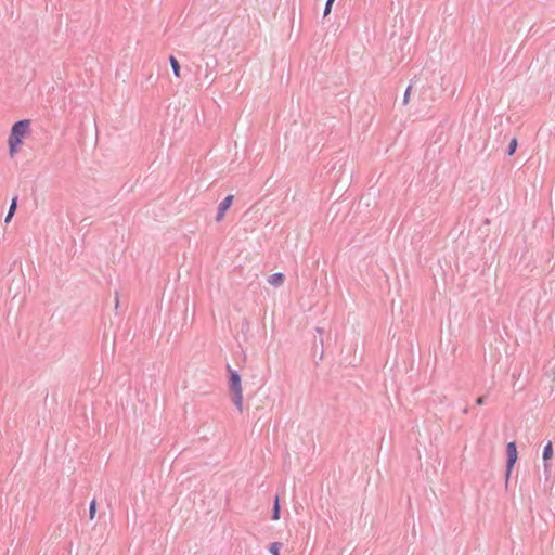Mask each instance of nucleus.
<instances>
[{"label": "nucleus", "instance_id": "1", "mask_svg": "<svg viewBox=\"0 0 555 555\" xmlns=\"http://www.w3.org/2000/svg\"><path fill=\"white\" fill-rule=\"evenodd\" d=\"M230 395L233 403L237 408L238 412H243V387L241 382V376L237 372L230 370Z\"/></svg>", "mask_w": 555, "mask_h": 555}, {"label": "nucleus", "instance_id": "2", "mask_svg": "<svg viewBox=\"0 0 555 555\" xmlns=\"http://www.w3.org/2000/svg\"><path fill=\"white\" fill-rule=\"evenodd\" d=\"M28 131V121L22 120L12 127L11 134L9 138V146L10 153L13 155L16 153L18 146L22 144L23 139L25 138Z\"/></svg>", "mask_w": 555, "mask_h": 555}, {"label": "nucleus", "instance_id": "3", "mask_svg": "<svg viewBox=\"0 0 555 555\" xmlns=\"http://www.w3.org/2000/svg\"><path fill=\"white\" fill-rule=\"evenodd\" d=\"M507 464H506V481H508L515 463L518 459V452L515 441H511L506 446Z\"/></svg>", "mask_w": 555, "mask_h": 555}, {"label": "nucleus", "instance_id": "4", "mask_svg": "<svg viewBox=\"0 0 555 555\" xmlns=\"http://www.w3.org/2000/svg\"><path fill=\"white\" fill-rule=\"evenodd\" d=\"M233 203V195H228L219 205L218 207V214L216 216V220L220 222L227 212V210L230 208V206Z\"/></svg>", "mask_w": 555, "mask_h": 555}, {"label": "nucleus", "instance_id": "5", "mask_svg": "<svg viewBox=\"0 0 555 555\" xmlns=\"http://www.w3.org/2000/svg\"><path fill=\"white\" fill-rule=\"evenodd\" d=\"M284 274L283 273H274L269 276L268 282L272 286L279 287L284 283Z\"/></svg>", "mask_w": 555, "mask_h": 555}, {"label": "nucleus", "instance_id": "6", "mask_svg": "<svg viewBox=\"0 0 555 555\" xmlns=\"http://www.w3.org/2000/svg\"><path fill=\"white\" fill-rule=\"evenodd\" d=\"M553 457V446L552 442H547L543 450V460L547 461Z\"/></svg>", "mask_w": 555, "mask_h": 555}, {"label": "nucleus", "instance_id": "7", "mask_svg": "<svg viewBox=\"0 0 555 555\" xmlns=\"http://www.w3.org/2000/svg\"><path fill=\"white\" fill-rule=\"evenodd\" d=\"M170 64L173 69L175 76L180 77V65L175 56H170Z\"/></svg>", "mask_w": 555, "mask_h": 555}, {"label": "nucleus", "instance_id": "8", "mask_svg": "<svg viewBox=\"0 0 555 555\" xmlns=\"http://www.w3.org/2000/svg\"><path fill=\"white\" fill-rule=\"evenodd\" d=\"M15 209H16V199H13L12 203H11V206L9 208V212L5 217V222H10L11 218L13 217L14 212H15Z\"/></svg>", "mask_w": 555, "mask_h": 555}, {"label": "nucleus", "instance_id": "9", "mask_svg": "<svg viewBox=\"0 0 555 555\" xmlns=\"http://www.w3.org/2000/svg\"><path fill=\"white\" fill-rule=\"evenodd\" d=\"M272 519H273V520H279V519H280V504H279V498H276V499H275V502H274Z\"/></svg>", "mask_w": 555, "mask_h": 555}, {"label": "nucleus", "instance_id": "10", "mask_svg": "<svg viewBox=\"0 0 555 555\" xmlns=\"http://www.w3.org/2000/svg\"><path fill=\"white\" fill-rule=\"evenodd\" d=\"M281 543L273 542L269 546V551L272 555H280Z\"/></svg>", "mask_w": 555, "mask_h": 555}, {"label": "nucleus", "instance_id": "11", "mask_svg": "<svg viewBox=\"0 0 555 555\" xmlns=\"http://www.w3.org/2000/svg\"><path fill=\"white\" fill-rule=\"evenodd\" d=\"M334 1L335 0H327L326 1L325 8H324V16H327L331 13L332 5H333Z\"/></svg>", "mask_w": 555, "mask_h": 555}, {"label": "nucleus", "instance_id": "12", "mask_svg": "<svg viewBox=\"0 0 555 555\" xmlns=\"http://www.w3.org/2000/svg\"><path fill=\"white\" fill-rule=\"evenodd\" d=\"M516 149H517V140L513 139L508 146V154L513 155L515 153Z\"/></svg>", "mask_w": 555, "mask_h": 555}, {"label": "nucleus", "instance_id": "13", "mask_svg": "<svg viewBox=\"0 0 555 555\" xmlns=\"http://www.w3.org/2000/svg\"><path fill=\"white\" fill-rule=\"evenodd\" d=\"M95 516V502H91L90 504V518L93 519Z\"/></svg>", "mask_w": 555, "mask_h": 555}, {"label": "nucleus", "instance_id": "14", "mask_svg": "<svg viewBox=\"0 0 555 555\" xmlns=\"http://www.w3.org/2000/svg\"><path fill=\"white\" fill-rule=\"evenodd\" d=\"M476 403L481 405L483 404V398L482 397H479L477 400H476Z\"/></svg>", "mask_w": 555, "mask_h": 555}, {"label": "nucleus", "instance_id": "15", "mask_svg": "<svg viewBox=\"0 0 555 555\" xmlns=\"http://www.w3.org/2000/svg\"><path fill=\"white\" fill-rule=\"evenodd\" d=\"M408 100H409V96H408V92H406L404 101L408 102Z\"/></svg>", "mask_w": 555, "mask_h": 555}, {"label": "nucleus", "instance_id": "16", "mask_svg": "<svg viewBox=\"0 0 555 555\" xmlns=\"http://www.w3.org/2000/svg\"><path fill=\"white\" fill-rule=\"evenodd\" d=\"M119 300L118 297L116 298V308L118 307Z\"/></svg>", "mask_w": 555, "mask_h": 555}]
</instances>
